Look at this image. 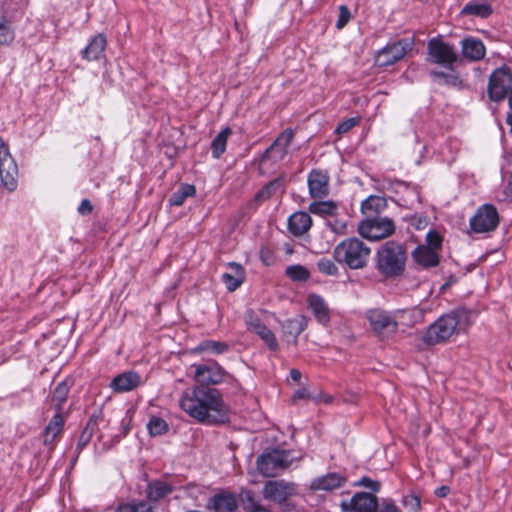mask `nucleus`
Instances as JSON below:
<instances>
[{
  "instance_id": "nucleus-1",
  "label": "nucleus",
  "mask_w": 512,
  "mask_h": 512,
  "mask_svg": "<svg viewBox=\"0 0 512 512\" xmlns=\"http://www.w3.org/2000/svg\"><path fill=\"white\" fill-rule=\"evenodd\" d=\"M179 407L200 423L216 425L229 421L230 410L215 388L194 385L185 389Z\"/></svg>"
},
{
  "instance_id": "nucleus-2",
  "label": "nucleus",
  "mask_w": 512,
  "mask_h": 512,
  "mask_svg": "<svg viewBox=\"0 0 512 512\" xmlns=\"http://www.w3.org/2000/svg\"><path fill=\"white\" fill-rule=\"evenodd\" d=\"M468 314L465 310H453L430 324L422 336L428 346L445 343L466 328Z\"/></svg>"
},
{
  "instance_id": "nucleus-3",
  "label": "nucleus",
  "mask_w": 512,
  "mask_h": 512,
  "mask_svg": "<svg viewBox=\"0 0 512 512\" xmlns=\"http://www.w3.org/2000/svg\"><path fill=\"white\" fill-rule=\"evenodd\" d=\"M406 260L404 246L395 241H387L376 252L375 266L381 275L394 278L402 275Z\"/></svg>"
},
{
  "instance_id": "nucleus-4",
  "label": "nucleus",
  "mask_w": 512,
  "mask_h": 512,
  "mask_svg": "<svg viewBox=\"0 0 512 512\" xmlns=\"http://www.w3.org/2000/svg\"><path fill=\"white\" fill-rule=\"evenodd\" d=\"M370 254V247L357 237H349L342 240L333 250L334 260L353 270L366 267Z\"/></svg>"
},
{
  "instance_id": "nucleus-5",
  "label": "nucleus",
  "mask_w": 512,
  "mask_h": 512,
  "mask_svg": "<svg viewBox=\"0 0 512 512\" xmlns=\"http://www.w3.org/2000/svg\"><path fill=\"white\" fill-rule=\"evenodd\" d=\"M357 232L365 239L379 241L394 234L395 224L388 217L365 218L359 222Z\"/></svg>"
},
{
  "instance_id": "nucleus-6",
  "label": "nucleus",
  "mask_w": 512,
  "mask_h": 512,
  "mask_svg": "<svg viewBox=\"0 0 512 512\" xmlns=\"http://www.w3.org/2000/svg\"><path fill=\"white\" fill-rule=\"evenodd\" d=\"M297 494V485L283 479L269 480L264 483L262 488L264 499L281 507L288 506L290 499Z\"/></svg>"
},
{
  "instance_id": "nucleus-7",
  "label": "nucleus",
  "mask_w": 512,
  "mask_h": 512,
  "mask_svg": "<svg viewBox=\"0 0 512 512\" xmlns=\"http://www.w3.org/2000/svg\"><path fill=\"white\" fill-rule=\"evenodd\" d=\"M0 181L9 192L18 185V166L8 144L0 136Z\"/></svg>"
},
{
  "instance_id": "nucleus-8",
  "label": "nucleus",
  "mask_w": 512,
  "mask_h": 512,
  "mask_svg": "<svg viewBox=\"0 0 512 512\" xmlns=\"http://www.w3.org/2000/svg\"><path fill=\"white\" fill-rule=\"evenodd\" d=\"M292 461L293 459L290 457V452L273 450L258 457L257 468L265 477H274L280 471L288 468Z\"/></svg>"
},
{
  "instance_id": "nucleus-9",
  "label": "nucleus",
  "mask_w": 512,
  "mask_h": 512,
  "mask_svg": "<svg viewBox=\"0 0 512 512\" xmlns=\"http://www.w3.org/2000/svg\"><path fill=\"white\" fill-rule=\"evenodd\" d=\"M414 47V38L406 37L396 42L389 43L376 55V64L380 67H387L395 64L405 57Z\"/></svg>"
},
{
  "instance_id": "nucleus-10",
  "label": "nucleus",
  "mask_w": 512,
  "mask_h": 512,
  "mask_svg": "<svg viewBox=\"0 0 512 512\" xmlns=\"http://www.w3.org/2000/svg\"><path fill=\"white\" fill-rule=\"evenodd\" d=\"M512 90V71L508 67L495 69L489 78L488 96L491 101L503 100Z\"/></svg>"
},
{
  "instance_id": "nucleus-11",
  "label": "nucleus",
  "mask_w": 512,
  "mask_h": 512,
  "mask_svg": "<svg viewBox=\"0 0 512 512\" xmlns=\"http://www.w3.org/2000/svg\"><path fill=\"white\" fill-rule=\"evenodd\" d=\"M427 60L434 64L451 66L458 60V54L452 44L440 38H432L427 44Z\"/></svg>"
},
{
  "instance_id": "nucleus-12",
  "label": "nucleus",
  "mask_w": 512,
  "mask_h": 512,
  "mask_svg": "<svg viewBox=\"0 0 512 512\" xmlns=\"http://www.w3.org/2000/svg\"><path fill=\"white\" fill-rule=\"evenodd\" d=\"M499 224L497 209L491 204L480 206L470 219V228L475 233L493 231Z\"/></svg>"
},
{
  "instance_id": "nucleus-13",
  "label": "nucleus",
  "mask_w": 512,
  "mask_h": 512,
  "mask_svg": "<svg viewBox=\"0 0 512 512\" xmlns=\"http://www.w3.org/2000/svg\"><path fill=\"white\" fill-rule=\"evenodd\" d=\"M366 317L374 333L379 336H390L396 333L398 323L387 311L375 308L367 312Z\"/></svg>"
},
{
  "instance_id": "nucleus-14",
  "label": "nucleus",
  "mask_w": 512,
  "mask_h": 512,
  "mask_svg": "<svg viewBox=\"0 0 512 512\" xmlns=\"http://www.w3.org/2000/svg\"><path fill=\"white\" fill-rule=\"evenodd\" d=\"M193 366L195 368L193 379L199 384L198 386L208 387L220 384L226 375V371L216 361Z\"/></svg>"
},
{
  "instance_id": "nucleus-15",
  "label": "nucleus",
  "mask_w": 512,
  "mask_h": 512,
  "mask_svg": "<svg viewBox=\"0 0 512 512\" xmlns=\"http://www.w3.org/2000/svg\"><path fill=\"white\" fill-rule=\"evenodd\" d=\"M342 512H377L379 503L374 494L367 492H357L350 501H342Z\"/></svg>"
},
{
  "instance_id": "nucleus-16",
  "label": "nucleus",
  "mask_w": 512,
  "mask_h": 512,
  "mask_svg": "<svg viewBox=\"0 0 512 512\" xmlns=\"http://www.w3.org/2000/svg\"><path fill=\"white\" fill-rule=\"evenodd\" d=\"M245 322L248 326V329L256 333L265 342L270 350L276 351L278 349V343L275 335L263 324V322L253 311L246 313Z\"/></svg>"
},
{
  "instance_id": "nucleus-17",
  "label": "nucleus",
  "mask_w": 512,
  "mask_h": 512,
  "mask_svg": "<svg viewBox=\"0 0 512 512\" xmlns=\"http://www.w3.org/2000/svg\"><path fill=\"white\" fill-rule=\"evenodd\" d=\"M294 131L292 129L284 130L271 146L264 152L262 160L273 159L274 161H281L287 154V148L292 142Z\"/></svg>"
},
{
  "instance_id": "nucleus-18",
  "label": "nucleus",
  "mask_w": 512,
  "mask_h": 512,
  "mask_svg": "<svg viewBox=\"0 0 512 512\" xmlns=\"http://www.w3.org/2000/svg\"><path fill=\"white\" fill-rule=\"evenodd\" d=\"M309 194L312 198H324L329 194V175L318 169L308 175Z\"/></svg>"
},
{
  "instance_id": "nucleus-19",
  "label": "nucleus",
  "mask_w": 512,
  "mask_h": 512,
  "mask_svg": "<svg viewBox=\"0 0 512 512\" xmlns=\"http://www.w3.org/2000/svg\"><path fill=\"white\" fill-rule=\"evenodd\" d=\"M461 52L463 58L470 62L482 60L486 55L484 43L475 37H466L461 40Z\"/></svg>"
},
{
  "instance_id": "nucleus-20",
  "label": "nucleus",
  "mask_w": 512,
  "mask_h": 512,
  "mask_svg": "<svg viewBox=\"0 0 512 512\" xmlns=\"http://www.w3.org/2000/svg\"><path fill=\"white\" fill-rule=\"evenodd\" d=\"M140 384V375L133 371H127L114 377L110 388L116 393H124L137 388Z\"/></svg>"
},
{
  "instance_id": "nucleus-21",
  "label": "nucleus",
  "mask_w": 512,
  "mask_h": 512,
  "mask_svg": "<svg viewBox=\"0 0 512 512\" xmlns=\"http://www.w3.org/2000/svg\"><path fill=\"white\" fill-rule=\"evenodd\" d=\"M230 272L222 275V281L229 291H235L245 280V270L241 264L230 262L227 264Z\"/></svg>"
},
{
  "instance_id": "nucleus-22",
  "label": "nucleus",
  "mask_w": 512,
  "mask_h": 512,
  "mask_svg": "<svg viewBox=\"0 0 512 512\" xmlns=\"http://www.w3.org/2000/svg\"><path fill=\"white\" fill-rule=\"evenodd\" d=\"M174 491V486L164 480H154L147 484L146 497L150 502H158Z\"/></svg>"
},
{
  "instance_id": "nucleus-23",
  "label": "nucleus",
  "mask_w": 512,
  "mask_h": 512,
  "mask_svg": "<svg viewBox=\"0 0 512 512\" xmlns=\"http://www.w3.org/2000/svg\"><path fill=\"white\" fill-rule=\"evenodd\" d=\"M346 482V478L339 473H328L326 475L315 478L311 482L312 490H333L341 487Z\"/></svg>"
},
{
  "instance_id": "nucleus-24",
  "label": "nucleus",
  "mask_w": 512,
  "mask_h": 512,
  "mask_svg": "<svg viewBox=\"0 0 512 512\" xmlns=\"http://www.w3.org/2000/svg\"><path fill=\"white\" fill-rule=\"evenodd\" d=\"M237 507L235 495L229 492L218 493L210 500V508L214 512H235Z\"/></svg>"
},
{
  "instance_id": "nucleus-25",
  "label": "nucleus",
  "mask_w": 512,
  "mask_h": 512,
  "mask_svg": "<svg viewBox=\"0 0 512 512\" xmlns=\"http://www.w3.org/2000/svg\"><path fill=\"white\" fill-rule=\"evenodd\" d=\"M107 45V39L104 34L95 35L89 44L82 50L83 59L87 61L98 60L104 53Z\"/></svg>"
},
{
  "instance_id": "nucleus-26",
  "label": "nucleus",
  "mask_w": 512,
  "mask_h": 512,
  "mask_svg": "<svg viewBox=\"0 0 512 512\" xmlns=\"http://www.w3.org/2000/svg\"><path fill=\"white\" fill-rule=\"evenodd\" d=\"M312 225V218L306 212L300 211L292 214L288 219V229L295 236L305 234Z\"/></svg>"
},
{
  "instance_id": "nucleus-27",
  "label": "nucleus",
  "mask_w": 512,
  "mask_h": 512,
  "mask_svg": "<svg viewBox=\"0 0 512 512\" xmlns=\"http://www.w3.org/2000/svg\"><path fill=\"white\" fill-rule=\"evenodd\" d=\"M309 307L320 324L326 325L330 321V311L325 300L316 294L308 296Z\"/></svg>"
},
{
  "instance_id": "nucleus-28",
  "label": "nucleus",
  "mask_w": 512,
  "mask_h": 512,
  "mask_svg": "<svg viewBox=\"0 0 512 512\" xmlns=\"http://www.w3.org/2000/svg\"><path fill=\"white\" fill-rule=\"evenodd\" d=\"M387 207V202L383 197L370 196L361 204V211L366 218L379 217L378 215L383 212Z\"/></svg>"
},
{
  "instance_id": "nucleus-29",
  "label": "nucleus",
  "mask_w": 512,
  "mask_h": 512,
  "mask_svg": "<svg viewBox=\"0 0 512 512\" xmlns=\"http://www.w3.org/2000/svg\"><path fill=\"white\" fill-rule=\"evenodd\" d=\"M413 257L418 264L424 267H433L439 263L437 251H434L431 247H426L424 245H421L414 250Z\"/></svg>"
},
{
  "instance_id": "nucleus-30",
  "label": "nucleus",
  "mask_w": 512,
  "mask_h": 512,
  "mask_svg": "<svg viewBox=\"0 0 512 512\" xmlns=\"http://www.w3.org/2000/svg\"><path fill=\"white\" fill-rule=\"evenodd\" d=\"M64 420L61 413H56L48 425L46 426L43 434V442L45 445H53L56 438L62 432Z\"/></svg>"
},
{
  "instance_id": "nucleus-31",
  "label": "nucleus",
  "mask_w": 512,
  "mask_h": 512,
  "mask_svg": "<svg viewBox=\"0 0 512 512\" xmlns=\"http://www.w3.org/2000/svg\"><path fill=\"white\" fill-rule=\"evenodd\" d=\"M492 13L493 9L490 4L477 1L467 3L460 12L463 16H474L482 19L488 18Z\"/></svg>"
},
{
  "instance_id": "nucleus-32",
  "label": "nucleus",
  "mask_w": 512,
  "mask_h": 512,
  "mask_svg": "<svg viewBox=\"0 0 512 512\" xmlns=\"http://www.w3.org/2000/svg\"><path fill=\"white\" fill-rule=\"evenodd\" d=\"M240 498L243 508L246 512H273L267 507L263 506L256 498L251 490L242 489Z\"/></svg>"
},
{
  "instance_id": "nucleus-33",
  "label": "nucleus",
  "mask_w": 512,
  "mask_h": 512,
  "mask_svg": "<svg viewBox=\"0 0 512 512\" xmlns=\"http://www.w3.org/2000/svg\"><path fill=\"white\" fill-rule=\"evenodd\" d=\"M229 345L226 342L205 340L199 343L195 348L196 353H208L212 355H220L227 352Z\"/></svg>"
},
{
  "instance_id": "nucleus-34",
  "label": "nucleus",
  "mask_w": 512,
  "mask_h": 512,
  "mask_svg": "<svg viewBox=\"0 0 512 512\" xmlns=\"http://www.w3.org/2000/svg\"><path fill=\"white\" fill-rule=\"evenodd\" d=\"M232 130L229 127L224 128L220 133L217 134V136L213 139L211 143V151L212 156L215 159H218L221 157V155L226 150L227 140L231 136Z\"/></svg>"
},
{
  "instance_id": "nucleus-35",
  "label": "nucleus",
  "mask_w": 512,
  "mask_h": 512,
  "mask_svg": "<svg viewBox=\"0 0 512 512\" xmlns=\"http://www.w3.org/2000/svg\"><path fill=\"white\" fill-rule=\"evenodd\" d=\"M338 210V204L334 201H314L309 205L312 214L322 217L333 216Z\"/></svg>"
},
{
  "instance_id": "nucleus-36",
  "label": "nucleus",
  "mask_w": 512,
  "mask_h": 512,
  "mask_svg": "<svg viewBox=\"0 0 512 512\" xmlns=\"http://www.w3.org/2000/svg\"><path fill=\"white\" fill-rule=\"evenodd\" d=\"M70 387L66 381L60 382L54 389L51 402L56 410V413H61L62 406L66 402Z\"/></svg>"
},
{
  "instance_id": "nucleus-37",
  "label": "nucleus",
  "mask_w": 512,
  "mask_h": 512,
  "mask_svg": "<svg viewBox=\"0 0 512 512\" xmlns=\"http://www.w3.org/2000/svg\"><path fill=\"white\" fill-rule=\"evenodd\" d=\"M195 192H196V189H195L194 185L181 184L180 187L178 188V190L171 195L169 202L171 205L181 206L184 203V201L188 197L193 196L195 194Z\"/></svg>"
},
{
  "instance_id": "nucleus-38",
  "label": "nucleus",
  "mask_w": 512,
  "mask_h": 512,
  "mask_svg": "<svg viewBox=\"0 0 512 512\" xmlns=\"http://www.w3.org/2000/svg\"><path fill=\"white\" fill-rule=\"evenodd\" d=\"M14 40V32L10 22L5 17H0V45H8Z\"/></svg>"
},
{
  "instance_id": "nucleus-39",
  "label": "nucleus",
  "mask_w": 512,
  "mask_h": 512,
  "mask_svg": "<svg viewBox=\"0 0 512 512\" xmlns=\"http://www.w3.org/2000/svg\"><path fill=\"white\" fill-rule=\"evenodd\" d=\"M147 429L152 436L162 435L168 430V424L159 417H151L147 423Z\"/></svg>"
},
{
  "instance_id": "nucleus-40",
  "label": "nucleus",
  "mask_w": 512,
  "mask_h": 512,
  "mask_svg": "<svg viewBox=\"0 0 512 512\" xmlns=\"http://www.w3.org/2000/svg\"><path fill=\"white\" fill-rule=\"evenodd\" d=\"M286 275L294 281H305L309 278L308 270L301 265L288 266Z\"/></svg>"
},
{
  "instance_id": "nucleus-41",
  "label": "nucleus",
  "mask_w": 512,
  "mask_h": 512,
  "mask_svg": "<svg viewBox=\"0 0 512 512\" xmlns=\"http://www.w3.org/2000/svg\"><path fill=\"white\" fill-rule=\"evenodd\" d=\"M317 268L321 273L329 276H335L338 274V267L333 260L328 258H321L318 260Z\"/></svg>"
},
{
  "instance_id": "nucleus-42",
  "label": "nucleus",
  "mask_w": 512,
  "mask_h": 512,
  "mask_svg": "<svg viewBox=\"0 0 512 512\" xmlns=\"http://www.w3.org/2000/svg\"><path fill=\"white\" fill-rule=\"evenodd\" d=\"M409 224L417 230L425 229L429 224V219L424 215H412L408 218Z\"/></svg>"
},
{
  "instance_id": "nucleus-43",
  "label": "nucleus",
  "mask_w": 512,
  "mask_h": 512,
  "mask_svg": "<svg viewBox=\"0 0 512 512\" xmlns=\"http://www.w3.org/2000/svg\"><path fill=\"white\" fill-rule=\"evenodd\" d=\"M350 18H351V14H350L349 9L345 5H341L339 7V16H338V20L336 22V27L338 29L344 28L347 25V23L349 22Z\"/></svg>"
},
{
  "instance_id": "nucleus-44",
  "label": "nucleus",
  "mask_w": 512,
  "mask_h": 512,
  "mask_svg": "<svg viewBox=\"0 0 512 512\" xmlns=\"http://www.w3.org/2000/svg\"><path fill=\"white\" fill-rule=\"evenodd\" d=\"M462 83V79L454 70L448 72L447 76H445L444 78V81H440V84L449 85L453 87H461Z\"/></svg>"
},
{
  "instance_id": "nucleus-45",
  "label": "nucleus",
  "mask_w": 512,
  "mask_h": 512,
  "mask_svg": "<svg viewBox=\"0 0 512 512\" xmlns=\"http://www.w3.org/2000/svg\"><path fill=\"white\" fill-rule=\"evenodd\" d=\"M428 243L427 247H431L434 251H437L441 247L442 237L436 231H429L426 235Z\"/></svg>"
},
{
  "instance_id": "nucleus-46",
  "label": "nucleus",
  "mask_w": 512,
  "mask_h": 512,
  "mask_svg": "<svg viewBox=\"0 0 512 512\" xmlns=\"http://www.w3.org/2000/svg\"><path fill=\"white\" fill-rule=\"evenodd\" d=\"M403 505L412 512H418L421 506L420 498L416 495H407L403 499Z\"/></svg>"
},
{
  "instance_id": "nucleus-47",
  "label": "nucleus",
  "mask_w": 512,
  "mask_h": 512,
  "mask_svg": "<svg viewBox=\"0 0 512 512\" xmlns=\"http://www.w3.org/2000/svg\"><path fill=\"white\" fill-rule=\"evenodd\" d=\"M328 226L334 233L338 235H345L347 233L348 225L343 220L334 219L328 222Z\"/></svg>"
},
{
  "instance_id": "nucleus-48",
  "label": "nucleus",
  "mask_w": 512,
  "mask_h": 512,
  "mask_svg": "<svg viewBox=\"0 0 512 512\" xmlns=\"http://www.w3.org/2000/svg\"><path fill=\"white\" fill-rule=\"evenodd\" d=\"M358 123H359V118H356V117L349 118L337 126L336 132L339 134L346 133L349 130H351L353 127H355Z\"/></svg>"
},
{
  "instance_id": "nucleus-49",
  "label": "nucleus",
  "mask_w": 512,
  "mask_h": 512,
  "mask_svg": "<svg viewBox=\"0 0 512 512\" xmlns=\"http://www.w3.org/2000/svg\"><path fill=\"white\" fill-rule=\"evenodd\" d=\"M356 485L366 487L374 492H378L380 490V483L368 477H362L361 480L356 483Z\"/></svg>"
},
{
  "instance_id": "nucleus-50",
  "label": "nucleus",
  "mask_w": 512,
  "mask_h": 512,
  "mask_svg": "<svg viewBox=\"0 0 512 512\" xmlns=\"http://www.w3.org/2000/svg\"><path fill=\"white\" fill-rule=\"evenodd\" d=\"M288 325L291 327L295 336L297 337L306 327V323L303 318L293 319L288 321Z\"/></svg>"
},
{
  "instance_id": "nucleus-51",
  "label": "nucleus",
  "mask_w": 512,
  "mask_h": 512,
  "mask_svg": "<svg viewBox=\"0 0 512 512\" xmlns=\"http://www.w3.org/2000/svg\"><path fill=\"white\" fill-rule=\"evenodd\" d=\"M379 512H400V509L394 501L390 499H383L380 504Z\"/></svg>"
},
{
  "instance_id": "nucleus-52",
  "label": "nucleus",
  "mask_w": 512,
  "mask_h": 512,
  "mask_svg": "<svg viewBox=\"0 0 512 512\" xmlns=\"http://www.w3.org/2000/svg\"><path fill=\"white\" fill-rule=\"evenodd\" d=\"M278 185V182L277 181H274V182H271L269 185H267L266 187H264L261 191L258 192L257 194V198H263V199H267L271 196V191L272 189Z\"/></svg>"
},
{
  "instance_id": "nucleus-53",
  "label": "nucleus",
  "mask_w": 512,
  "mask_h": 512,
  "mask_svg": "<svg viewBox=\"0 0 512 512\" xmlns=\"http://www.w3.org/2000/svg\"><path fill=\"white\" fill-rule=\"evenodd\" d=\"M93 206L88 199H83L78 207V212L87 215L92 212Z\"/></svg>"
},
{
  "instance_id": "nucleus-54",
  "label": "nucleus",
  "mask_w": 512,
  "mask_h": 512,
  "mask_svg": "<svg viewBox=\"0 0 512 512\" xmlns=\"http://www.w3.org/2000/svg\"><path fill=\"white\" fill-rule=\"evenodd\" d=\"M309 397H310V395H309V390L307 387H302V388L298 389L297 391H295V393L293 395L294 400L306 399Z\"/></svg>"
},
{
  "instance_id": "nucleus-55",
  "label": "nucleus",
  "mask_w": 512,
  "mask_h": 512,
  "mask_svg": "<svg viewBox=\"0 0 512 512\" xmlns=\"http://www.w3.org/2000/svg\"><path fill=\"white\" fill-rule=\"evenodd\" d=\"M448 72L443 71H431V77L440 84V81H444L445 76H447Z\"/></svg>"
},
{
  "instance_id": "nucleus-56",
  "label": "nucleus",
  "mask_w": 512,
  "mask_h": 512,
  "mask_svg": "<svg viewBox=\"0 0 512 512\" xmlns=\"http://www.w3.org/2000/svg\"><path fill=\"white\" fill-rule=\"evenodd\" d=\"M449 492L450 488L448 486L443 485L435 490V495L439 498H444L449 494Z\"/></svg>"
},
{
  "instance_id": "nucleus-57",
  "label": "nucleus",
  "mask_w": 512,
  "mask_h": 512,
  "mask_svg": "<svg viewBox=\"0 0 512 512\" xmlns=\"http://www.w3.org/2000/svg\"><path fill=\"white\" fill-rule=\"evenodd\" d=\"M115 512H138L137 506L126 504L120 506Z\"/></svg>"
},
{
  "instance_id": "nucleus-58",
  "label": "nucleus",
  "mask_w": 512,
  "mask_h": 512,
  "mask_svg": "<svg viewBox=\"0 0 512 512\" xmlns=\"http://www.w3.org/2000/svg\"><path fill=\"white\" fill-rule=\"evenodd\" d=\"M290 377L293 381L299 382L301 380L302 374L298 369H291Z\"/></svg>"
},
{
  "instance_id": "nucleus-59",
  "label": "nucleus",
  "mask_w": 512,
  "mask_h": 512,
  "mask_svg": "<svg viewBox=\"0 0 512 512\" xmlns=\"http://www.w3.org/2000/svg\"><path fill=\"white\" fill-rule=\"evenodd\" d=\"M319 402L324 403H331L332 402V396L327 394H320L318 397L315 398Z\"/></svg>"
},
{
  "instance_id": "nucleus-60",
  "label": "nucleus",
  "mask_w": 512,
  "mask_h": 512,
  "mask_svg": "<svg viewBox=\"0 0 512 512\" xmlns=\"http://www.w3.org/2000/svg\"><path fill=\"white\" fill-rule=\"evenodd\" d=\"M507 124L510 126V132L512 133V111L507 114Z\"/></svg>"
},
{
  "instance_id": "nucleus-61",
  "label": "nucleus",
  "mask_w": 512,
  "mask_h": 512,
  "mask_svg": "<svg viewBox=\"0 0 512 512\" xmlns=\"http://www.w3.org/2000/svg\"><path fill=\"white\" fill-rule=\"evenodd\" d=\"M507 189L509 190V194L507 196H511L512 195V175L509 178V183H508Z\"/></svg>"
},
{
  "instance_id": "nucleus-62",
  "label": "nucleus",
  "mask_w": 512,
  "mask_h": 512,
  "mask_svg": "<svg viewBox=\"0 0 512 512\" xmlns=\"http://www.w3.org/2000/svg\"><path fill=\"white\" fill-rule=\"evenodd\" d=\"M507 96H508V104L512 111V90L509 92V94Z\"/></svg>"
},
{
  "instance_id": "nucleus-63",
  "label": "nucleus",
  "mask_w": 512,
  "mask_h": 512,
  "mask_svg": "<svg viewBox=\"0 0 512 512\" xmlns=\"http://www.w3.org/2000/svg\"><path fill=\"white\" fill-rule=\"evenodd\" d=\"M147 512H153L151 509H148Z\"/></svg>"
}]
</instances>
